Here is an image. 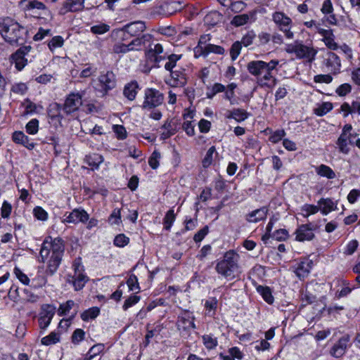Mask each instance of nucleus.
I'll list each match as a JSON object with an SVG mask.
<instances>
[{
	"mask_svg": "<svg viewBox=\"0 0 360 360\" xmlns=\"http://www.w3.org/2000/svg\"><path fill=\"white\" fill-rule=\"evenodd\" d=\"M65 244L60 238L49 236L44 240L39 252L41 262L47 263L46 274L53 276L60 264Z\"/></svg>",
	"mask_w": 360,
	"mask_h": 360,
	"instance_id": "1",
	"label": "nucleus"
},
{
	"mask_svg": "<svg viewBox=\"0 0 360 360\" xmlns=\"http://www.w3.org/2000/svg\"><path fill=\"white\" fill-rule=\"evenodd\" d=\"M279 61L271 60L269 63L263 60H252L247 65L250 74L257 77L258 85L262 87L273 88L276 79L272 75V70L278 65Z\"/></svg>",
	"mask_w": 360,
	"mask_h": 360,
	"instance_id": "2",
	"label": "nucleus"
},
{
	"mask_svg": "<svg viewBox=\"0 0 360 360\" xmlns=\"http://www.w3.org/2000/svg\"><path fill=\"white\" fill-rule=\"evenodd\" d=\"M0 33L11 44H22L25 40L26 30L18 22L7 18L0 22Z\"/></svg>",
	"mask_w": 360,
	"mask_h": 360,
	"instance_id": "3",
	"label": "nucleus"
},
{
	"mask_svg": "<svg viewBox=\"0 0 360 360\" xmlns=\"http://www.w3.org/2000/svg\"><path fill=\"white\" fill-rule=\"evenodd\" d=\"M238 259V255L233 250L226 252L223 259L216 265L217 272L229 280L234 278L239 269Z\"/></svg>",
	"mask_w": 360,
	"mask_h": 360,
	"instance_id": "4",
	"label": "nucleus"
},
{
	"mask_svg": "<svg viewBox=\"0 0 360 360\" xmlns=\"http://www.w3.org/2000/svg\"><path fill=\"white\" fill-rule=\"evenodd\" d=\"M285 51L288 53H294L299 59H306L310 63L315 60L318 52L313 46L304 45L300 41L288 44Z\"/></svg>",
	"mask_w": 360,
	"mask_h": 360,
	"instance_id": "5",
	"label": "nucleus"
},
{
	"mask_svg": "<svg viewBox=\"0 0 360 360\" xmlns=\"http://www.w3.org/2000/svg\"><path fill=\"white\" fill-rule=\"evenodd\" d=\"M72 268L74 274L68 276L67 281L73 285L75 290H79L84 288L88 281V278L84 273V269L81 258H77L74 260Z\"/></svg>",
	"mask_w": 360,
	"mask_h": 360,
	"instance_id": "6",
	"label": "nucleus"
},
{
	"mask_svg": "<svg viewBox=\"0 0 360 360\" xmlns=\"http://www.w3.org/2000/svg\"><path fill=\"white\" fill-rule=\"evenodd\" d=\"M146 29L145 23L142 21H136L124 25L121 29L112 31L111 37L115 40H125L127 35L136 36L143 32Z\"/></svg>",
	"mask_w": 360,
	"mask_h": 360,
	"instance_id": "7",
	"label": "nucleus"
},
{
	"mask_svg": "<svg viewBox=\"0 0 360 360\" xmlns=\"http://www.w3.org/2000/svg\"><path fill=\"white\" fill-rule=\"evenodd\" d=\"M272 20L287 39H292L294 34L291 31L292 20L283 12H275L272 15Z\"/></svg>",
	"mask_w": 360,
	"mask_h": 360,
	"instance_id": "8",
	"label": "nucleus"
},
{
	"mask_svg": "<svg viewBox=\"0 0 360 360\" xmlns=\"http://www.w3.org/2000/svg\"><path fill=\"white\" fill-rule=\"evenodd\" d=\"M25 10L39 18L48 20L52 18L51 12L49 8L45 4L38 0L29 1L25 6Z\"/></svg>",
	"mask_w": 360,
	"mask_h": 360,
	"instance_id": "9",
	"label": "nucleus"
},
{
	"mask_svg": "<svg viewBox=\"0 0 360 360\" xmlns=\"http://www.w3.org/2000/svg\"><path fill=\"white\" fill-rule=\"evenodd\" d=\"M163 101L164 96L158 90L153 88L146 89L142 108L145 110H151L160 105Z\"/></svg>",
	"mask_w": 360,
	"mask_h": 360,
	"instance_id": "10",
	"label": "nucleus"
},
{
	"mask_svg": "<svg viewBox=\"0 0 360 360\" xmlns=\"http://www.w3.org/2000/svg\"><path fill=\"white\" fill-rule=\"evenodd\" d=\"M84 95V91L77 93H70L66 98L63 110L67 114L72 113L77 111L82 105V97Z\"/></svg>",
	"mask_w": 360,
	"mask_h": 360,
	"instance_id": "11",
	"label": "nucleus"
},
{
	"mask_svg": "<svg viewBox=\"0 0 360 360\" xmlns=\"http://www.w3.org/2000/svg\"><path fill=\"white\" fill-rule=\"evenodd\" d=\"M56 313V307L51 304H43L39 314V326L42 330H46L50 325Z\"/></svg>",
	"mask_w": 360,
	"mask_h": 360,
	"instance_id": "12",
	"label": "nucleus"
},
{
	"mask_svg": "<svg viewBox=\"0 0 360 360\" xmlns=\"http://www.w3.org/2000/svg\"><path fill=\"white\" fill-rule=\"evenodd\" d=\"M162 53L163 47L160 44H153L150 41L146 50L145 55L148 62L158 64L166 58L165 56L160 55Z\"/></svg>",
	"mask_w": 360,
	"mask_h": 360,
	"instance_id": "13",
	"label": "nucleus"
},
{
	"mask_svg": "<svg viewBox=\"0 0 360 360\" xmlns=\"http://www.w3.org/2000/svg\"><path fill=\"white\" fill-rule=\"evenodd\" d=\"M195 317L192 313L189 311L183 312L178 318L176 326L181 333H188L191 329L195 328L194 323Z\"/></svg>",
	"mask_w": 360,
	"mask_h": 360,
	"instance_id": "14",
	"label": "nucleus"
},
{
	"mask_svg": "<svg viewBox=\"0 0 360 360\" xmlns=\"http://www.w3.org/2000/svg\"><path fill=\"white\" fill-rule=\"evenodd\" d=\"M312 265V260L304 258L293 266V272L300 279H304L309 276Z\"/></svg>",
	"mask_w": 360,
	"mask_h": 360,
	"instance_id": "15",
	"label": "nucleus"
},
{
	"mask_svg": "<svg viewBox=\"0 0 360 360\" xmlns=\"http://www.w3.org/2000/svg\"><path fill=\"white\" fill-rule=\"evenodd\" d=\"M187 79L184 70H176L170 72V78L166 80V84L172 87H183L186 84Z\"/></svg>",
	"mask_w": 360,
	"mask_h": 360,
	"instance_id": "16",
	"label": "nucleus"
},
{
	"mask_svg": "<svg viewBox=\"0 0 360 360\" xmlns=\"http://www.w3.org/2000/svg\"><path fill=\"white\" fill-rule=\"evenodd\" d=\"M31 46H23L12 55V60L17 70H21L27 63L25 56L30 51Z\"/></svg>",
	"mask_w": 360,
	"mask_h": 360,
	"instance_id": "17",
	"label": "nucleus"
},
{
	"mask_svg": "<svg viewBox=\"0 0 360 360\" xmlns=\"http://www.w3.org/2000/svg\"><path fill=\"white\" fill-rule=\"evenodd\" d=\"M356 134H340L336 142L339 152L343 154H348L350 150L349 145L354 144V139L356 138Z\"/></svg>",
	"mask_w": 360,
	"mask_h": 360,
	"instance_id": "18",
	"label": "nucleus"
},
{
	"mask_svg": "<svg viewBox=\"0 0 360 360\" xmlns=\"http://www.w3.org/2000/svg\"><path fill=\"white\" fill-rule=\"evenodd\" d=\"M323 63L328 71L334 74L340 71L341 67L340 59L335 53L328 52L324 57Z\"/></svg>",
	"mask_w": 360,
	"mask_h": 360,
	"instance_id": "19",
	"label": "nucleus"
},
{
	"mask_svg": "<svg viewBox=\"0 0 360 360\" xmlns=\"http://www.w3.org/2000/svg\"><path fill=\"white\" fill-rule=\"evenodd\" d=\"M98 81L102 89L106 92L113 89L116 85V79L114 73L112 71L101 72Z\"/></svg>",
	"mask_w": 360,
	"mask_h": 360,
	"instance_id": "20",
	"label": "nucleus"
},
{
	"mask_svg": "<svg viewBox=\"0 0 360 360\" xmlns=\"http://www.w3.org/2000/svg\"><path fill=\"white\" fill-rule=\"evenodd\" d=\"M297 241L311 240L314 238V229L310 224H302L295 231Z\"/></svg>",
	"mask_w": 360,
	"mask_h": 360,
	"instance_id": "21",
	"label": "nucleus"
},
{
	"mask_svg": "<svg viewBox=\"0 0 360 360\" xmlns=\"http://www.w3.org/2000/svg\"><path fill=\"white\" fill-rule=\"evenodd\" d=\"M89 216L84 210L75 209L68 214L64 219L67 223L77 224L78 222H86L89 220Z\"/></svg>",
	"mask_w": 360,
	"mask_h": 360,
	"instance_id": "22",
	"label": "nucleus"
},
{
	"mask_svg": "<svg viewBox=\"0 0 360 360\" xmlns=\"http://www.w3.org/2000/svg\"><path fill=\"white\" fill-rule=\"evenodd\" d=\"M319 210L323 215H327L338 209V202L329 198H322L318 201Z\"/></svg>",
	"mask_w": 360,
	"mask_h": 360,
	"instance_id": "23",
	"label": "nucleus"
},
{
	"mask_svg": "<svg viewBox=\"0 0 360 360\" xmlns=\"http://www.w3.org/2000/svg\"><path fill=\"white\" fill-rule=\"evenodd\" d=\"M349 341V338L348 335L340 338L338 342L332 347L330 354L336 358L342 356L345 353Z\"/></svg>",
	"mask_w": 360,
	"mask_h": 360,
	"instance_id": "24",
	"label": "nucleus"
},
{
	"mask_svg": "<svg viewBox=\"0 0 360 360\" xmlns=\"http://www.w3.org/2000/svg\"><path fill=\"white\" fill-rule=\"evenodd\" d=\"M84 0H67L60 10V14L68 12H76L82 11L84 8Z\"/></svg>",
	"mask_w": 360,
	"mask_h": 360,
	"instance_id": "25",
	"label": "nucleus"
},
{
	"mask_svg": "<svg viewBox=\"0 0 360 360\" xmlns=\"http://www.w3.org/2000/svg\"><path fill=\"white\" fill-rule=\"evenodd\" d=\"M152 40V36L149 34H143L141 37H137L133 39L129 43V47L131 51H139L141 50L143 47L147 48L148 44Z\"/></svg>",
	"mask_w": 360,
	"mask_h": 360,
	"instance_id": "26",
	"label": "nucleus"
},
{
	"mask_svg": "<svg viewBox=\"0 0 360 360\" xmlns=\"http://www.w3.org/2000/svg\"><path fill=\"white\" fill-rule=\"evenodd\" d=\"M267 212L268 210L264 207L255 210L247 215L246 219L250 223H257L266 218Z\"/></svg>",
	"mask_w": 360,
	"mask_h": 360,
	"instance_id": "27",
	"label": "nucleus"
},
{
	"mask_svg": "<svg viewBox=\"0 0 360 360\" xmlns=\"http://www.w3.org/2000/svg\"><path fill=\"white\" fill-rule=\"evenodd\" d=\"M139 89L137 82H131L124 86L123 94L129 101H134L136 96Z\"/></svg>",
	"mask_w": 360,
	"mask_h": 360,
	"instance_id": "28",
	"label": "nucleus"
},
{
	"mask_svg": "<svg viewBox=\"0 0 360 360\" xmlns=\"http://www.w3.org/2000/svg\"><path fill=\"white\" fill-rule=\"evenodd\" d=\"M13 140L16 143H20L31 150L34 148L33 143L30 142L28 137L22 131H15L13 134Z\"/></svg>",
	"mask_w": 360,
	"mask_h": 360,
	"instance_id": "29",
	"label": "nucleus"
},
{
	"mask_svg": "<svg viewBox=\"0 0 360 360\" xmlns=\"http://www.w3.org/2000/svg\"><path fill=\"white\" fill-rule=\"evenodd\" d=\"M84 160L89 166L91 167L92 169H97L100 165L104 161V158L100 154L91 153L86 155Z\"/></svg>",
	"mask_w": 360,
	"mask_h": 360,
	"instance_id": "30",
	"label": "nucleus"
},
{
	"mask_svg": "<svg viewBox=\"0 0 360 360\" xmlns=\"http://www.w3.org/2000/svg\"><path fill=\"white\" fill-rule=\"evenodd\" d=\"M248 112L241 108H236L233 110L229 111L226 115V118L234 119L238 122L244 121L248 117Z\"/></svg>",
	"mask_w": 360,
	"mask_h": 360,
	"instance_id": "31",
	"label": "nucleus"
},
{
	"mask_svg": "<svg viewBox=\"0 0 360 360\" xmlns=\"http://www.w3.org/2000/svg\"><path fill=\"white\" fill-rule=\"evenodd\" d=\"M211 40L210 34L202 35L199 39L198 45L194 48V55L195 58H198L203 55V48L208 46V43Z\"/></svg>",
	"mask_w": 360,
	"mask_h": 360,
	"instance_id": "32",
	"label": "nucleus"
},
{
	"mask_svg": "<svg viewBox=\"0 0 360 360\" xmlns=\"http://www.w3.org/2000/svg\"><path fill=\"white\" fill-rule=\"evenodd\" d=\"M316 172L321 176L326 177L327 179H331L335 177V173L328 166L326 165H321L316 168Z\"/></svg>",
	"mask_w": 360,
	"mask_h": 360,
	"instance_id": "33",
	"label": "nucleus"
},
{
	"mask_svg": "<svg viewBox=\"0 0 360 360\" xmlns=\"http://www.w3.org/2000/svg\"><path fill=\"white\" fill-rule=\"evenodd\" d=\"M257 290L268 304H272L274 302V299L271 294V289L269 287L259 285L257 288Z\"/></svg>",
	"mask_w": 360,
	"mask_h": 360,
	"instance_id": "34",
	"label": "nucleus"
},
{
	"mask_svg": "<svg viewBox=\"0 0 360 360\" xmlns=\"http://www.w3.org/2000/svg\"><path fill=\"white\" fill-rule=\"evenodd\" d=\"M224 49L220 46L214 44H209L206 47L203 48V55L202 56H206L210 53L223 55L224 53Z\"/></svg>",
	"mask_w": 360,
	"mask_h": 360,
	"instance_id": "35",
	"label": "nucleus"
},
{
	"mask_svg": "<svg viewBox=\"0 0 360 360\" xmlns=\"http://www.w3.org/2000/svg\"><path fill=\"white\" fill-rule=\"evenodd\" d=\"M28 90V86L26 83L24 82H16L14 83L11 88V91L18 95H25Z\"/></svg>",
	"mask_w": 360,
	"mask_h": 360,
	"instance_id": "36",
	"label": "nucleus"
},
{
	"mask_svg": "<svg viewBox=\"0 0 360 360\" xmlns=\"http://www.w3.org/2000/svg\"><path fill=\"white\" fill-rule=\"evenodd\" d=\"M176 215L173 210H169L165 214L163 219V224L165 229L170 230L174 221H175Z\"/></svg>",
	"mask_w": 360,
	"mask_h": 360,
	"instance_id": "37",
	"label": "nucleus"
},
{
	"mask_svg": "<svg viewBox=\"0 0 360 360\" xmlns=\"http://www.w3.org/2000/svg\"><path fill=\"white\" fill-rule=\"evenodd\" d=\"M181 58V55L170 54L167 56L168 61L165 65V70L172 72L176 65V62Z\"/></svg>",
	"mask_w": 360,
	"mask_h": 360,
	"instance_id": "38",
	"label": "nucleus"
},
{
	"mask_svg": "<svg viewBox=\"0 0 360 360\" xmlns=\"http://www.w3.org/2000/svg\"><path fill=\"white\" fill-rule=\"evenodd\" d=\"M75 306V303L73 300H68L66 302L60 304L58 314L59 316L67 315Z\"/></svg>",
	"mask_w": 360,
	"mask_h": 360,
	"instance_id": "39",
	"label": "nucleus"
},
{
	"mask_svg": "<svg viewBox=\"0 0 360 360\" xmlns=\"http://www.w3.org/2000/svg\"><path fill=\"white\" fill-rule=\"evenodd\" d=\"M100 310L98 307H92L84 311L82 315V319L83 321H88L89 319H95L98 316Z\"/></svg>",
	"mask_w": 360,
	"mask_h": 360,
	"instance_id": "40",
	"label": "nucleus"
},
{
	"mask_svg": "<svg viewBox=\"0 0 360 360\" xmlns=\"http://www.w3.org/2000/svg\"><path fill=\"white\" fill-rule=\"evenodd\" d=\"M59 340V334L55 332H51L49 335L44 337L41 342L42 345H50L57 343Z\"/></svg>",
	"mask_w": 360,
	"mask_h": 360,
	"instance_id": "41",
	"label": "nucleus"
},
{
	"mask_svg": "<svg viewBox=\"0 0 360 360\" xmlns=\"http://www.w3.org/2000/svg\"><path fill=\"white\" fill-rule=\"evenodd\" d=\"M301 211L303 212V216L304 217H308L311 214H316L319 210L318 205H314L311 204H304L301 207Z\"/></svg>",
	"mask_w": 360,
	"mask_h": 360,
	"instance_id": "42",
	"label": "nucleus"
},
{
	"mask_svg": "<svg viewBox=\"0 0 360 360\" xmlns=\"http://www.w3.org/2000/svg\"><path fill=\"white\" fill-rule=\"evenodd\" d=\"M202 342L205 347L208 349H212L217 345V338L210 335H204L202 337Z\"/></svg>",
	"mask_w": 360,
	"mask_h": 360,
	"instance_id": "43",
	"label": "nucleus"
},
{
	"mask_svg": "<svg viewBox=\"0 0 360 360\" xmlns=\"http://www.w3.org/2000/svg\"><path fill=\"white\" fill-rule=\"evenodd\" d=\"M63 44V38L61 36H56L49 42L48 46L51 51H53L56 49L62 47Z\"/></svg>",
	"mask_w": 360,
	"mask_h": 360,
	"instance_id": "44",
	"label": "nucleus"
},
{
	"mask_svg": "<svg viewBox=\"0 0 360 360\" xmlns=\"http://www.w3.org/2000/svg\"><path fill=\"white\" fill-rule=\"evenodd\" d=\"M110 30V26L105 23H99L91 27V32L94 34H103Z\"/></svg>",
	"mask_w": 360,
	"mask_h": 360,
	"instance_id": "45",
	"label": "nucleus"
},
{
	"mask_svg": "<svg viewBox=\"0 0 360 360\" xmlns=\"http://www.w3.org/2000/svg\"><path fill=\"white\" fill-rule=\"evenodd\" d=\"M127 284L129 287V290L136 291V292H139L140 291L138 278L135 275L132 274L129 277V278L127 281Z\"/></svg>",
	"mask_w": 360,
	"mask_h": 360,
	"instance_id": "46",
	"label": "nucleus"
},
{
	"mask_svg": "<svg viewBox=\"0 0 360 360\" xmlns=\"http://www.w3.org/2000/svg\"><path fill=\"white\" fill-rule=\"evenodd\" d=\"M112 51L115 53H126L131 51L129 44H125L122 42H116L112 48Z\"/></svg>",
	"mask_w": 360,
	"mask_h": 360,
	"instance_id": "47",
	"label": "nucleus"
},
{
	"mask_svg": "<svg viewBox=\"0 0 360 360\" xmlns=\"http://www.w3.org/2000/svg\"><path fill=\"white\" fill-rule=\"evenodd\" d=\"M26 131L30 134H35L39 130V121L37 119L31 120L25 127Z\"/></svg>",
	"mask_w": 360,
	"mask_h": 360,
	"instance_id": "48",
	"label": "nucleus"
},
{
	"mask_svg": "<svg viewBox=\"0 0 360 360\" xmlns=\"http://www.w3.org/2000/svg\"><path fill=\"white\" fill-rule=\"evenodd\" d=\"M242 49V44L240 41H237L234 42L230 49V56L233 60H235L240 53Z\"/></svg>",
	"mask_w": 360,
	"mask_h": 360,
	"instance_id": "49",
	"label": "nucleus"
},
{
	"mask_svg": "<svg viewBox=\"0 0 360 360\" xmlns=\"http://www.w3.org/2000/svg\"><path fill=\"white\" fill-rule=\"evenodd\" d=\"M333 108L332 103L329 102L323 103L315 110V113L319 116H323L330 111Z\"/></svg>",
	"mask_w": 360,
	"mask_h": 360,
	"instance_id": "50",
	"label": "nucleus"
},
{
	"mask_svg": "<svg viewBox=\"0 0 360 360\" xmlns=\"http://www.w3.org/2000/svg\"><path fill=\"white\" fill-rule=\"evenodd\" d=\"M255 37V33L253 31H250L243 37L240 42L242 45L247 47L253 43Z\"/></svg>",
	"mask_w": 360,
	"mask_h": 360,
	"instance_id": "51",
	"label": "nucleus"
},
{
	"mask_svg": "<svg viewBox=\"0 0 360 360\" xmlns=\"http://www.w3.org/2000/svg\"><path fill=\"white\" fill-rule=\"evenodd\" d=\"M160 158V153L155 150L148 160V165L154 169L159 167V160Z\"/></svg>",
	"mask_w": 360,
	"mask_h": 360,
	"instance_id": "52",
	"label": "nucleus"
},
{
	"mask_svg": "<svg viewBox=\"0 0 360 360\" xmlns=\"http://www.w3.org/2000/svg\"><path fill=\"white\" fill-rule=\"evenodd\" d=\"M141 297L137 295H132L129 296L124 302L122 308L124 311L127 310L129 307L138 303Z\"/></svg>",
	"mask_w": 360,
	"mask_h": 360,
	"instance_id": "53",
	"label": "nucleus"
},
{
	"mask_svg": "<svg viewBox=\"0 0 360 360\" xmlns=\"http://www.w3.org/2000/svg\"><path fill=\"white\" fill-rule=\"evenodd\" d=\"M34 216L39 220L46 221L48 219V213L41 207H36L33 210Z\"/></svg>",
	"mask_w": 360,
	"mask_h": 360,
	"instance_id": "54",
	"label": "nucleus"
},
{
	"mask_svg": "<svg viewBox=\"0 0 360 360\" xmlns=\"http://www.w3.org/2000/svg\"><path fill=\"white\" fill-rule=\"evenodd\" d=\"M109 222L111 224L119 225L121 224V213L120 209H115L109 217Z\"/></svg>",
	"mask_w": 360,
	"mask_h": 360,
	"instance_id": "55",
	"label": "nucleus"
},
{
	"mask_svg": "<svg viewBox=\"0 0 360 360\" xmlns=\"http://www.w3.org/2000/svg\"><path fill=\"white\" fill-rule=\"evenodd\" d=\"M14 274L15 275L16 278L24 285H28L30 284V278L18 267H15Z\"/></svg>",
	"mask_w": 360,
	"mask_h": 360,
	"instance_id": "56",
	"label": "nucleus"
},
{
	"mask_svg": "<svg viewBox=\"0 0 360 360\" xmlns=\"http://www.w3.org/2000/svg\"><path fill=\"white\" fill-rule=\"evenodd\" d=\"M215 151L216 149L214 146H212L208 149L206 155L202 161V165L204 167H207L212 164L213 160L212 156Z\"/></svg>",
	"mask_w": 360,
	"mask_h": 360,
	"instance_id": "57",
	"label": "nucleus"
},
{
	"mask_svg": "<svg viewBox=\"0 0 360 360\" xmlns=\"http://www.w3.org/2000/svg\"><path fill=\"white\" fill-rule=\"evenodd\" d=\"M249 16L247 14L236 15L232 20V24L235 26H242L248 22Z\"/></svg>",
	"mask_w": 360,
	"mask_h": 360,
	"instance_id": "58",
	"label": "nucleus"
},
{
	"mask_svg": "<svg viewBox=\"0 0 360 360\" xmlns=\"http://www.w3.org/2000/svg\"><path fill=\"white\" fill-rule=\"evenodd\" d=\"M12 212V205L10 202L5 200L4 201L2 206L1 207V215L3 218L6 219L8 218Z\"/></svg>",
	"mask_w": 360,
	"mask_h": 360,
	"instance_id": "59",
	"label": "nucleus"
},
{
	"mask_svg": "<svg viewBox=\"0 0 360 360\" xmlns=\"http://www.w3.org/2000/svg\"><path fill=\"white\" fill-rule=\"evenodd\" d=\"M237 85L235 83H231L227 86L228 91L225 94V98L230 101L231 105L235 104L233 98L235 96L234 90Z\"/></svg>",
	"mask_w": 360,
	"mask_h": 360,
	"instance_id": "60",
	"label": "nucleus"
},
{
	"mask_svg": "<svg viewBox=\"0 0 360 360\" xmlns=\"http://www.w3.org/2000/svg\"><path fill=\"white\" fill-rule=\"evenodd\" d=\"M352 90V86L347 83H345L339 86L336 90V94L340 96H345L348 94Z\"/></svg>",
	"mask_w": 360,
	"mask_h": 360,
	"instance_id": "61",
	"label": "nucleus"
},
{
	"mask_svg": "<svg viewBox=\"0 0 360 360\" xmlns=\"http://www.w3.org/2000/svg\"><path fill=\"white\" fill-rule=\"evenodd\" d=\"M285 135L283 129L276 130L272 133L269 137V141L273 143H276L280 141Z\"/></svg>",
	"mask_w": 360,
	"mask_h": 360,
	"instance_id": "62",
	"label": "nucleus"
},
{
	"mask_svg": "<svg viewBox=\"0 0 360 360\" xmlns=\"http://www.w3.org/2000/svg\"><path fill=\"white\" fill-rule=\"evenodd\" d=\"M323 41L326 46L330 49L336 50L338 48L337 43L335 41V36L333 33H332V35L330 34L326 38L323 39Z\"/></svg>",
	"mask_w": 360,
	"mask_h": 360,
	"instance_id": "63",
	"label": "nucleus"
},
{
	"mask_svg": "<svg viewBox=\"0 0 360 360\" xmlns=\"http://www.w3.org/2000/svg\"><path fill=\"white\" fill-rule=\"evenodd\" d=\"M84 331L82 329H76L72 335V342L74 344L79 343L84 338Z\"/></svg>",
	"mask_w": 360,
	"mask_h": 360,
	"instance_id": "64",
	"label": "nucleus"
}]
</instances>
